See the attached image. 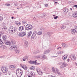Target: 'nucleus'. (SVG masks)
I'll return each instance as SVG.
<instances>
[{
  "label": "nucleus",
  "mask_w": 77,
  "mask_h": 77,
  "mask_svg": "<svg viewBox=\"0 0 77 77\" xmlns=\"http://www.w3.org/2000/svg\"><path fill=\"white\" fill-rule=\"evenodd\" d=\"M36 71H37V73L39 75H41L42 74V71H41V70L40 68H37Z\"/></svg>",
  "instance_id": "1a4fd4ad"
},
{
  "label": "nucleus",
  "mask_w": 77,
  "mask_h": 77,
  "mask_svg": "<svg viewBox=\"0 0 77 77\" xmlns=\"http://www.w3.org/2000/svg\"><path fill=\"white\" fill-rule=\"evenodd\" d=\"M72 17L74 18H77V14L75 13H73Z\"/></svg>",
  "instance_id": "a878e982"
},
{
  "label": "nucleus",
  "mask_w": 77,
  "mask_h": 77,
  "mask_svg": "<svg viewBox=\"0 0 77 77\" xmlns=\"http://www.w3.org/2000/svg\"><path fill=\"white\" fill-rule=\"evenodd\" d=\"M75 32H76V33H77V28H75Z\"/></svg>",
  "instance_id": "79ce46f5"
},
{
  "label": "nucleus",
  "mask_w": 77,
  "mask_h": 77,
  "mask_svg": "<svg viewBox=\"0 0 77 77\" xmlns=\"http://www.w3.org/2000/svg\"><path fill=\"white\" fill-rule=\"evenodd\" d=\"M38 35H42V32H38L37 33Z\"/></svg>",
  "instance_id": "c9c22d12"
},
{
  "label": "nucleus",
  "mask_w": 77,
  "mask_h": 77,
  "mask_svg": "<svg viewBox=\"0 0 77 77\" xmlns=\"http://www.w3.org/2000/svg\"><path fill=\"white\" fill-rule=\"evenodd\" d=\"M12 77H16L15 76H12Z\"/></svg>",
  "instance_id": "e2e57ef3"
},
{
  "label": "nucleus",
  "mask_w": 77,
  "mask_h": 77,
  "mask_svg": "<svg viewBox=\"0 0 77 77\" xmlns=\"http://www.w3.org/2000/svg\"><path fill=\"white\" fill-rule=\"evenodd\" d=\"M49 77H55V76H53L51 75H49L48 76Z\"/></svg>",
  "instance_id": "37998d69"
},
{
  "label": "nucleus",
  "mask_w": 77,
  "mask_h": 77,
  "mask_svg": "<svg viewBox=\"0 0 77 77\" xmlns=\"http://www.w3.org/2000/svg\"><path fill=\"white\" fill-rule=\"evenodd\" d=\"M56 71L57 72V74H60V72H59V70L57 68L56 69Z\"/></svg>",
  "instance_id": "7c9ffc66"
},
{
  "label": "nucleus",
  "mask_w": 77,
  "mask_h": 77,
  "mask_svg": "<svg viewBox=\"0 0 77 77\" xmlns=\"http://www.w3.org/2000/svg\"><path fill=\"white\" fill-rule=\"evenodd\" d=\"M71 33L72 34H75V29H72L71 30Z\"/></svg>",
  "instance_id": "412c9836"
},
{
  "label": "nucleus",
  "mask_w": 77,
  "mask_h": 77,
  "mask_svg": "<svg viewBox=\"0 0 77 77\" xmlns=\"http://www.w3.org/2000/svg\"><path fill=\"white\" fill-rule=\"evenodd\" d=\"M20 65L21 66V67L22 68H23V69H24L25 70H27V66H26V65H23H23L21 64H20Z\"/></svg>",
  "instance_id": "f8f14e48"
},
{
  "label": "nucleus",
  "mask_w": 77,
  "mask_h": 77,
  "mask_svg": "<svg viewBox=\"0 0 77 77\" xmlns=\"http://www.w3.org/2000/svg\"><path fill=\"white\" fill-rule=\"evenodd\" d=\"M31 77H35V74L33 72H32L31 74Z\"/></svg>",
  "instance_id": "c756f323"
},
{
  "label": "nucleus",
  "mask_w": 77,
  "mask_h": 77,
  "mask_svg": "<svg viewBox=\"0 0 77 77\" xmlns=\"http://www.w3.org/2000/svg\"><path fill=\"white\" fill-rule=\"evenodd\" d=\"M33 28V26L30 24H28L26 26L25 30H32Z\"/></svg>",
  "instance_id": "20e7f679"
},
{
  "label": "nucleus",
  "mask_w": 77,
  "mask_h": 77,
  "mask_svg": "<svg viewBox=\"0 0 77 77\" xmlns=\"http://www.w3.org/2000/svg\"><path fill=\"white\" fill-rule=\"evenodd\" d=\"M67 64L65 63H63L62 64V66H60V68L61 69H62V68H65V67H66V66H67Z\"/></svg>",
  "instance_id": "9d476101"
},
{
  "label": "nucleus",
  "mask_w": 77,
  "mask_h": 77,
  "mask_svg": "<svg viewBox=\"0 0 77 77\" xmlns=\"http://www.w3.org/2000/svg\"><path fill=\"white\" fill-rule=\"evenodd\" d=\"M75 63V64H76V65L77 66V63Z\"/></svg>",
  "instance_id": "680f3d73"
},
{
  "label": "nucleus",
  "mask_w": 77,
  "mask_h": 77,
  "mask_svg": "<svg viewBox=\"0 0 77 77\" xmlns=\"http://www.w3.org/2000/svg\"><path fill=\"white\" fill-rule=\"evenodd\" d=\"M59 17H58V16H56V17H54V19H57V18H58Z\"/></svg>",
  "instance_id": "a19ab883"
},
{
  "label": "nucleus",
  "mask_w": 77,
  "mask_h": 77,
  "mask_svg": "<svg viewBox=\"0 0 77 77\" xmlns=\"http://www.w3.org/2000/svg\"><path fill=\"white\" fill-rule=\"evenodd\" d=\"M70 58L72 60H75V55H71Z\"/></svg>",
  "instance_id": "dca6fc26"
},
{
  "label": "nucleus",
  "mask_w": 77,
  "mask_h": 77,
  "mask_svg": "<svg viewBox=\"0 0 77 77\" xmlns=\"http://www.w3.org/2000/svg\"><path fill=\"white\" fill-rule=\"evenodd\" d=\"M37 62V60H35V61H28L29 63L30 64H35V65H40V63H37L36 62Z\"/></svg>",
  "instance_id": "39448f33"
},
{
  "label": "nucleus",
  "mask_w": 77,
  "mask_h": 77,
  "mask_svg": "<svg viewBox=\"0 0 77 77\" xmlns=\"http://www.w3.org/2000/svg\"><path fill=\"white\" fill-rule=\"evenodd\" d=\"M28 58L29 57H28V56H25L23 58V61H26V60H28Z\"/></svg>",
  "instance_id": "f3484780"
},
{
  "label": "nucleus",
  "mask_w": 77,
  "mask_h": 77,
  "mask_svg": "<svg viewBox=\"0 0 77 77\" xmlns=\"http://www.w3.org/2000/svg\"><path fill=\"white\" fill-rule=\"evenodd\" d=\"M64 12H68V8H65L64 9Z\"/></svg>",
  "instance_id": "cd10ccee"
},
{
  "label": "nucleus",
  "mask_w": 77,
  "mask_h": 77,
  "mask_svg": "<svg viewBox=\"0 0 77 77\" xmlns=\"http://www.w3.org/2000/svg\"><path fill=\"white\" fill-rule=\"evenodd\" d=\"M30 69H35V68L33 66H31L30 67Z\"/></svg>",
  "instance_id": "4c0bfd02"
},
{
  "label": "nucleus",
  "mask_w": 77,
  "mask_h": 77,
  "mask_svg": "<svg viewBox=\"0 0 77 77\" xmlns=\"http://www.w3.org/2000/svg\"><path fill=\"white\" fill-rule=\"evenodd\" d=\"M4 28V29H5V30H6V27H5V28Z\"/></svg>",
  "instance_id": "8fccbe9b"
},
{
  "label": "nucleus",
  "mask_w": 77,
  "mask_h": 77,
  "mask_svg": "<svg viewBox=\"0 0 77 77\" xmlns=\"http://www.w3.org/2000/svg\"><path fill=\"white\" fill-rule=\"evenodd\" d=\"M20 8H17V9H19Z\"/></svg>",
  "instance_id": "774afa93"
},
{
  "label": "nucleus",
  "mask_w": 77,
  "mask_h": 77,
  "mask_svg": "<svg viewBox=\"0 0 77 77\" xmlns=\"http://www.w3.org/2000/svg\"><path fill=\"white\" fill-rule=\"evenodd\" d=\"M32 32L30 31L28 33V34L27 35V36H29L30 37L31 36V35H32Z\"/></svg>",
  "instance_id": "b1692460"
},
{
  "label": "nucleus",
  "mask_w": 77,
  "mask_h": 77,
  "mask_svg": "<svg viewBox=\"0 0 77 77\" xmlns=\"http://www.w3.org/2000/svg\"><path fill=\"white\" fill-rule=\"evenodd\" d=\"M7 6H9L10 5V4H7Z\"/></svg>",
  "instance_id": "3c124183"
},
{
  "label": "nucleus",
  "mask_w": 77,
  "mask_h": 77,
  "mask_svg": "<svg viewBox=\"0 0 77 77\" xmlns=\"http://www.w3.org/2000/svg\"><path fill=\"white\" fill-rule=\"evenodd\" d=\"M11 18H12V19H13V18H14V17H11Z\"/></svg>",
  "instance_id": "5fc2aeb1"
},
{
  "label": "nucleus",
  "mask_w": 77,
  "mask_h": 77,
  "mask_svg": "<svg viewBox=\"0 0 77 77\" xmlns=\"http://www.w3.org/2000/svg\"><path fill=\"white\" fill-rule=\"evenodd\" d=\"M16 31H17L16 28L12 26H10L9 28L8 32L10 33H11L12 34L15 33Z\"/></svg>",
  "instance_id": "f03ea898"
},
{
  "label": "nucleus",
  "mask_w": 77,
  "mask_h": 77,
  "mask_svg": "<svg viewBox=\"0 0 77 77\" xmlns=\"http://www.w3.org/2000/svg\"><path fill=\"white\" fill-rule=\"evenodd\" d=\"M10 68L11 69H14L15 68V66L13 65L10 66Z\"/></svg>",
  "instance_id": "a211bd4d"
},
{
  "label": "nucleus",
  "mask_w": 77,
  "mask_h": 77,
  "mask_svg": "<svg viewBox=\"0 0 77 77\" xmlns=\"http://www.w3.org/2000/svg\"><path fill=\"white\" fill-rule=\"evenodd\" d=\"M3 56H2V57H0V58H3Z\"/></svg>",
  "instance_id": "603ef678"
},
{
  "label": "nucleus",
  "mask_w": 77,
  "mask_h": 77,
  "mask_svg": "<svg viewBox=\"0 0 77 77\" xmlns=\"http://www.w3.org/2000/svg\"><path fill=\"white\" fill-rule=\"evenodd\" d=\"M58 56V55H57L56 56L54 57H57Z\"/></svg>",
  "instance_id": "4d7b16f0"
},
{
  "label": "nucleus",
  "mask_w": 77,
  "mask_h": 77,
  "mask_svg": "<svg viewBox=\"0 0 77 77\" xmlns=\"http://www.w3.org/2000/svg\"><path fill=\"white\" fill-rule=\"evenodd\" d=\"M24 29V27L22 26H20L19 28V31H23Z\"/></svg>",
  "instance_id": "2eb2a0df"
},
{
  "label": "nucleus",
  "mask_w": 77,
  "mask_h": 77,
  "mask_svg": "<svg viewBox=\"0 0 77 77\" xmlns=\"http://www.w3.org/2000/svg\"><path fill=\"white\" fill-rule=\"evenodd\" d=\"M2 44H3V41L1 39H0V45H2Z\"/></svg>",
  "instance_id": "f704fd0d"
},
{
  "label": "nucleus",
  "mask_w": 77,
  "mask_h": 77,
  "mask_svg": "<svg viewBox=\"0 0 77 77\" xmlns=\"http://www.w3.org/2000/svg\"><path fill=\"white\" fill-rule=\"evenodd\" d=\"M2 75V73L0 72V75Z\"/></svg>",
  "instance_id": "6e6d98bb"
},
{
  "label": "nucleus",
  "mask_w": 77,
  "mask_h": 77,
  "mask_svg": "<svg viewBox=\"0 0 77 77\" xmlns=\"http://www.w3.org/2000/svg\"><path fill=\"white\" fill-rule=\"evenodd\" d=\"M39 52L38 51L35 50L34 51L33 53L34 54H36L37 53H39Z\"/></svg>",
  "instance_id": "72a5a7b5"
},
{
  "label": "nucleus",
  "mask_w": 77,
  "mask_h": 77,
  "mask_svg": "<svg viewBox=\"0 0 77 77\" xmlns=\"http://www.w3.org/2000/svg\"><path fill=\"white\" fill-rule=\"evenodd\" d=\"M66 28V26H63L62 27L61 29H65V28Z\"/></svg>",
  "instance_id": "ea45409f"
},
{
  "label": "nucleus",
  "mask_w": 77,
  "mask_h": 77,
  "mask_svg": "<svg viewBox=\"0 0 77 77\" xmlns=\"http://www.w3.org/2000/svg\"><path fill=\"white\" fill-rule=\"evenodd\" d=\"M50 52V50H47L45 51L44 52V54H47V53H48Z\"/></svg>",
  "instance_id": "c85d7f7f"
},
{
  "label": "nucleus",
  "mask_w": 77,
  "mask_h": 77,
  "mask_svg": "<svg viewBox=\"0 0 77 77\" xmlns=\"http://www.w3.org/2000/svg\"><path fill=\"white\" fill-rule=\"evenodd\" d=\"M1 70L4 73H6L8 71V68L4 66H3L2 67Z\"/></svg>",
  "instance_id": "423d86ee"
},
{
  "label": "nucleus",
  "mask_w": 77,
  "mask_h": 77,
  "mask_svg": "<svg viewBox=\"0 0 77 77\" xmlns=\"http://www.w3.org/2000/svg\"><path fill=\"white\" fill-rule=\"evenodd\" d=\"M60 48H61V47H59Z\"/></svg>",
  "instance_id": "338daca9"
},
{
  "label": "nucleus",
  "mask_w": 77,
  "mask_h": 77,
  "mask_svg": "<svg viewBox=\"0 0 77 77\" xmlns=\"http://www.w3.org/2000/svg\"><path fill=\"white\" fill-rule=\"evenodd\" d=\"M17 46L15 45H13L11 46V48L13 50H14L15 51V52L17 54H19V53H20V51L19 50H17Z\"/></svg>",
  "instance_id": "7ed1b4c3"
},
{
  "label": "nucleus",
  "mask_w": 77,
  "mask_h": 77,
  "mask_svg": "<svg viewBox=\"0 0 77 77\" xmlns=\"http://www.w3.org/2000/svg\"><path fill=\"white\" fill-rule=\"evenodd\" d=\"M48 6V4H46L45 5V6L46 7H47V6Z\"/></svg>",
  "instance_id": "09e8293b"
},
{
  "label": "nucleus",
  "mask_w": 77,
  "mask_h": 77,
  "mask_svg": "<svg viewBox=\"0 0 77 77\" xmlns=\"http://www.w3.org/2000/svg\"><path fill=\"white\" fill-rule=\"evenodd\" d=\"M56 54L57 55V54L56 53V54Z\"/></svg>",
  "instance_id": "69168bd1"
},
{
  "label": "nucleus",
  "mask_w": 77,
  "mask_h": 77,
  "mask_svg": "<svg viewBox=\"0 0 77 77\" xmlns=\"http://www.w3.org/2000/svg\"><path fill=\"white\" fill-rule=\"evenodd\" d=\"M18 71V72H19L20 73H21L22 74H23V71L20 69H16V71Z\"/></svg>",
  "instance_id": "4be33fe9"
},
{
  "label": "nucleus",
  "mask_w": 77,
  "mask_h": 77,
  "mask_svg": "<svg viewBox=\"0 0 77 77\" xmlns=\"http://www.w3.org/2000/svg\"><path fill=\"white\" fill-rule=\"evenodd\" d=\"M43 29H42L41 28V30H45V29H44V28H42Z\"/></svg>",
  "instance_id": "49530a36"
},
{
  "label": "nucleus",
  "mask_w": 77,
  "mask_h": 77,
  "mask_svg": "<svg viewBox=\"0 0 77 77\" xmlns=\"http://www.w3.org/2000/svg\"><path fill=\"white\" fill-rule=\"evenodd\" d=\"M51 34H52V32H48L47 33V36H51Z\"/></svg>",
  "instance_id": "bb28decb"
},
{
  "label": "nucleus",
  "mask_w": 77,
  "mask_h": 77,
  "mask_svg": "<svg viewBox=\"0 0 77 77\" xmlns=\"http://www.w3.org/2000/svg\"><path fill=\"white\" fill-rule=\"evenodd\" d=\"M37 35V32L36 31L34 32L31 38L32 39H34V38L36 37V36Z\"/></svg>",
  "instance_id": "6e6552de"
},
{
  "label": "nucleus",
  "mask_w": 77,
  "mask_h": 77,
  "mask_svg": "<svg viewBox=\"0 0 77 77\" xmlns=\"http://www.w3.org/2000/svg\"><path fill=\"white\" fill-rule=\"evenodd\" d=\"M3 17H2L0 16V21H2L3 20Z\"/></svg>",
  "instance_id": "58836bf2"
},
{
  "label": "nucleus",
  "mask_w": 77,
  "mask_h": 77,
  "mask_svg": "<svg viewBox=\"0 0 77 77\" xmlns=\"http://www.w3.org/2000/svg\"><path fill=\"white\" fill-rule=\"evenodd\" d=\"M55 3H56V4L57 3V2H55Z\"/></svg>",
  "instance_id": "864d4df0"
},
{
  "label": "nucleus",
  "mask_w": 77,
  "mask_h": 77,
  "mask_svg": "<svg viewBox=\"0 0 77 77\" xmlns=\"http://www.w3.org/2000/svg\"><path fill=\"white\" fill-rule=\"evenodd\" d=\"M28 77H31V76H28Z\"/></svg>",
  "instance_id": "0e129e2a"
},
{
  "label": "nucleus",
  "mask_w": 77,
  "mask_h": 77,
  "mask_svg": "<svg viewBox=\"0 0 77 77\" xmlns=\"http://www.w3.org/2000/svg\"><path fill=\"white\" fill-rule=\"evenodd\" d=\"M28 42L27 41H25L24 43V45L26 47H28Z\"/></svg>",
  "instance_id": "5701e85b"
},
{
  "label": "nucleus",
  "mask_w": 77,
  "mask_h": 77,
  "mask_svg": "<svg viewBox=\"0 0 77 77\" xmlns=\"http://www.w3.org/2000/svg\"><path fill=\"white\" fill-rule=\"evenodd\" d=\"M57 53L58 54H62V53H63V51H58Z\"/></svg>",
  "instance_id": "2f4dec72"
},
{
  "label": "nucleus",
  "mask_w": 77,
  "mask_h": 77,
  "mask_svg": "<svg viewBox=\"0 0 77 77\" xmlns=\"http://www.w3.org/2000/svg\"><path fill=\"white\" fill-rule=\"evenodd\" d=\"M62 46L63 48H66L68 47V45L64 43H63L62 44Z\"/></svg>",
  "instance_id": "aec40b11"
},
{
  "label": "nucleus",
  "mask_w": 77,
  "mask_h": 77,
  "mask_svg": "<svg viewBox=\"0 0 77 77\" xmlns=\"http://www.w3.org/2000/svg\"><path fill=\"white\" fill-rule=\"evenodd\" d=\"M4 42L6 45H15L16 44V42L13 41L12 40H10L9 42L7 40H4Z\"/></svg>",
  "instance_id": "f257e3e1"
},
{
  "label": "nucleus",
  "mask_w": 77,
  "mask_h": 77,
  "mask_svg": "<svg viewBox=\"0 0 77 77\" xmlns=\"http://www.w3.org/2000/svg\"><path fill=\"white\" fill-rule=\"evenodd\" d=\"M16 74L17 75V76L18 77H20L22 75V74L21 73H19L18 72V71H16Z\"/></svg>",
  "instance_id": "4468645a"
},
{
  "label": "nucleus",
  "mask_w": 77,
  "mask_h": 77,
  "mask_svg": "<svg viewBox=\"0 0 77 77\" xmlns=\"http://www.w3.org/2000/svg\"><path fill=\"white\" fill-rule=\"evenodd\" d=\"M1 36H2V34L0 33V37H1Z\"/></svg>",
  "instance_id": "13d9d810"
},
{
  "label": "nucleus",
  "mask_w": 77,
  "mask_h": 77,
  "mask_svg": "<svg viewBox=\"0 0 77 77\" xmlns=\"http://www.w3.org/2000/svg\"><path fill=\"white\" fill-rule=\"evenodd\" d=\"M70 10H71V11H72V8H70Z\"/></svg>",
  "instance_id": "bf43d9fd"
},
{
  "label": "nucleus",
  "mask_w": 77,
  "mask_h": 77,
  "mask_svg": "<svg viewBox=\"0 0 77 77\" xmlns=\"http://www.w3.org/2000/svg\"><path fill=\"white\" fill-rule=\"evenodd\" d=\"M26 35V32H23L19 33V36H20L21 37H23V36H25Z\"/></svg>",
  "instance_id": "9b49d317"
},
{
  "label": "nucleus",
  "mask_w": 77,
  "mask_h": 77,
  "mask_svg": "<svg viewBox=\"0 0 77 77\" xmlns=\"http://www.w3.org/2000/svg\"><path fill=\"white\" fill-rule=\"evenodd\" d=\"M67 55L66 54H65L63 57V59L64 60H65L67 58Z\"/></svg>",
  "instance_id": "6ab92c4d"
},
{
  "label": "nucleus",
  "mask_w": 77,
  "mask_h": 77,
  "mask_svg": "<svg viewBox=\"0 0 77 77\" xmlns=\"http://www.w3.org/2000/svg\"><path fill=\"white\" fill-rule=\"evenodd\" d=\"M74 7H75L77 8V5H74Z\"/></svg>",
  "instance_id": "de8ad7c7"
},
{
  "label": "nucleus",
  "mask_w": 77,
  "mask_h": 77,
  "mask_svg": "<svg viewBox=\"0 0 77 77\" xmlns=\"http://www.w3.org/2000/svg\"><path fill=\"white\" fill-rule=\"evenodd\" d=\"M69 60H70L69 59H68L67 60V62H69Z\"/></svg>",
  "instance_id": "a18cd8bd"
},
{
  "label": "nucleus",
  "mask_w": 77,
  "mask_h": 77,
  "mask_svg": "<svg viewBox=\"0 0 77 77\" xmlns=\"http://www.w3.org/2000/svg\"><path fill=\"white\" fill-rule=\"evenodd\" d=\"M2 38L4 41H5L8 38V37H7V35H3L2 37Z\"/></svg>",
  "instance_id": "ddd939ff"
},
{
  "label": "nucleus",
  "mask_w": 77,
  "mask_h": 77,
  "mask_svg": "<svg viewBox=\"0 0 77 77\" xmlns=\"http://www.w3.org/2000/svg\"><path fill=\"white\" fill-rule=\"evenodd\" d=\"M37 57L44 60V59H45V55H40Z\"/></svg>",
  "instance_id": "0eeeda50"
},
{
  "label": "nucleus",
  "mask_w": 77,
  "mask_h": 77,
  "mask_svg": "<svg viewBox=\"0 0 77 77\" xmlns=\"http://www.w3.org/2000/svg\"><path fill=\"white\" fill-rule=\"evenodd\" d=\"M52 71L53 72H56V71H55V69H54V67L52 68Z\"/></svg>",
  "instance_id": "e433bc0d"
},
{
  "label": "nucleus",
  "mask_w": 77,
  "mask_h": 77,
  "mask_svg": "<svg viewBox=\"0 0 77 77\" xmlns=\"http://www.w3.org/2000/svg\"><path fill=\"white\" fill-rule=\"evenodd\" d=\"M17 25H20V22H18V23H17Z\"/></svg>",
  "instance_id": "c03bdc74"
},
{
  "label": "nucleus",
  "mask_w": 77,
  "mask_h": 77,
  "mask_svg": "<svg viewBox=\"0 0 77 77\" xmlns=\"http://www.w3.org/2000/svg\"><path fill=\"white\" fill-rule=\"evenodd\" d=\"M0 47L2 49H4V48H5V47L4 45H2L0 46Z\"/></svg>",
  "instance_id": "473e14b6"
},
{
  "label": "nucleus",
  "mask_w": 77,
  "mask_h": 77,
  "mask_svg": "<svg viewBox=\"0 0 77 77\" xmlns=\"http://www.w3.org/2000/svg\"><path fill=\"white\" fill-rule=\"evenodd\" d=\"M53 16L54 17H55V15H53Z\"/></svg>",
  "instance_id": "052dcab7"
},
{
  "label": "nucleus",
  "mask_w": 77,
  "mask_h": 77,
  "mask_svg": "<svg viewBox=\"0 0 77 77\" xmlns=\"http://www.w3.org/2000/svg\"><path fill=\"white\" fill-rule=\"evenodd\" d=\"M40 16L42 18H43L45 17V14L42 13L40 14Z\"/></svg>",
  "instance_id": "393cba45"
}]
</instances>
